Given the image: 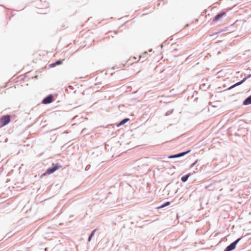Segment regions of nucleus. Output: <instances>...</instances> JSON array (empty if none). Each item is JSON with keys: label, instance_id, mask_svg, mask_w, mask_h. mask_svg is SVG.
Returning <instances> with one entry per match:
<instances>
[{"label": "nucleus", "instance_id": "f257e3e1", "mask_svg": "<svg viewBox=\"0 0 251 251\" xmlns=\"http://www.w3.org/2000/svg\"><path fill=\"white\" fill-rule=\"evenodd\" d=\"M11 121V116L9 114L2 115L0 118V128H1L7 124Z\"/></svg>", "mask_w": 251, "mask_h": 251}, {"label": "nucleus", "instance_id": "f03ea898", "mask_svg": "<svg viewBox=\"0 0 251 251\" xmlns=\"http://www.w3.org/2000/svg\"><path fill=\"white\" fill-rule=\"evenodd\" d=\"M62 165L58 162L52 164L51 167L46 170V173H48V175H51L59 169L62 168Z\"/></svg>", "mask_w": 251, "mask_h": 251}, {"label": "nucleus", "instance_id": "7ed1b4c3", "mask_svg": "<svg viewBox=\"0 0 251 251\" xmlns=\"http://www.w3.org/2000/svg\"><path fill=\"white\" fill-rule=\"evenodd\" d=\"M243 238V237L239 238L235 240L234 242L228 245L224 250V251H232L236 248V245Z\"/></svg>", "mask_w": 251, "mask_h": 251}, {"label": "nucleus", "instance_id": "20e7f679", "mask_svg": "<svg viewBox=\"0 0 251 251\" xmlns=\"http://www.w3.org/2000/svg\"><path fill=\"white\" fill-rule=\"evenodd\" d=\"M191 151V149H188L186 150V151H182L180 152H179L178 153H176L175 154H172L168 156V159H172V158H178L181 157L182 156H184V155L188 154L190 153Z\"/></svg>", "mask_w": 251, "mask_h": 251}, {"label": "nucleus", "instance_id": "39448f33", "mask_svg": "<svg viewBox=\"0 0 251 251\" xmlns=\"http://www.w3.org/2000/svg\"><path fill=\"white\" fill-rule=\"evenodd\" d=\"M53 95L49 94L45 97L42 100L41 103L44 104H50L53 101Z\"/></svg>", "mask_w": 251, "mask_h": 251}, {"label": "nucleus", "instance_id": "423d86ee", "mask_svg": "<svg viewBox=\"0 0 251 251\" xmlns=\"http://www.w3.org/2000/svg\"><path fill=\"white\" fill-rule=\"evenodd\" d=\"M226 12H222L221 13H217L213 19V22H216L219 21L220 19L222 18L224 16L226 15Z\"/></svg>", "mask_w": 251, "mask_h": 251}, {"label": "nucleus", "instance_id": "0eeeda50", "mask_svg": "<svg viewBox=\"0 0 251 251\" xmlns=\"http://www.w3.org/2000/svg\"><path fill=\"white\" fill-rule=\"evenodd\" d=\"M194 173H195V172H193V173H188L184 176H183L181 177V180L182 182H186L188 178L191 176H192Z\"/></svg>", "mask_w": 251, "mask_h": 251}, {"label": "nucleus", "instance_id": "6e6552de", "mask_svg": "<svg viewBox=\"0 0 251 251\" xmlns=\"http://www.w3.org/2000/svg\"><path fill=\"white\" fill-rule=\"evenodd\" d=\"M129 118H126L120 121L119 123H117L115 125L117 127H119L120 126L124 125L126 123L129 121Z\"/></svg>", "mask_w": 251, "mask_h": 251}, {"label": "nucleus", "instance_id": "1a4fd4ad", "mask_svg": "<svg viewBox=\"0 0 251 251\" xmlns=\"http://www.w3.org/2000/svg\"><path fill=\"white\" fill-rule=\"evenodd\" d=\"M63 63V60H57L56 61L50 64L49 65L50 68H53L57 65H61Z\"/></svg>", "mask_w": 251, "mask_h": 251}, {"label": "nucleus", "instance_id": "9d476101", "mask_svg": "<svg viewBox=\"0 0 251 251\" xmlns=\"http://www.w3.org/2000/svg\"><path fill=\"white\" fill-rule=\"evenodd\" d=\"M98 230V228H95V229H93L89 234L88 238V242H90L92 241V239L93 237L95 236V234L96 232V231Z\"/></svg>", "mask_w": 251, "mask_h": 251}, {"label": "nucleus", "instance_id": "9b49d317", "mask_svg": "<svg viewBox=\"0 0 251 251\" xmlns=\"http://www.w3.org/2000/svg\"><path fill=\"white\" fill-rule=\"evenodd\" d=\"M251 104V95L246 98L243 102V105H249Z\"/></svg>", "mask_w": 251, "mask_h": 251}, {"label": "nucleus", "instance_id": "f8f14e48", "mask_svg": "<svg viewBox=\"0 0 251 251\" xmlns=\"http://www.w3.org/2000/svg\"><path fill=\"white\" fill-rule=\"evenodd\" d=\"M210 87V85H208L207 86L206 84L205 83H201L200 86V89L203 91H206L207 89L209 88Z\"/></svg>", "mask_w": 251, "mask_h": 251}, {"label": "nucleus", "instance_id": "ddd939ff", "mask_svg": "<svg viewBox=\"0 0 251 251\" xmlns=\"http://www.w3.org/2000/svg\"><path fill=\"white\" fill-rule=\"evenodd\" d=\"M242 83L241 82V81H239V82H236V83L233 84L232 85H231V86L228 87L227 88H226V89H225V90H231L232 89L238 86H239L240 85H241Z\"/></svg>", "mask_w": 251, "mask_h": 251}, {"label": "nucleus", "instance_id": "4468645a", "mask_svg": "<svg viewBox=\"0 0 251 251\" xmlns=\"http://www.w3.org/2000/svg\"><path fill=\"white\" fill-rule=\"evenodd\" d=\"M170 204H171L170 201H166V202H164L163 203L161 204L159 206H158L157 207V208L158 209H161V208H164L167 206H169Z\"/></svg>", "mask_w": 251, "mask_h": 251}, {"label": "nucleus", "instance_id": "2eb2a0df", "mask_svg": "<svg viewBox=\"0 0 251 251\" xmlns=\"http://www.w3.org/2000/svg\"><path fill=\"white\" fill-rule=\"evenodd\" d=\"M250 77H251V74L248 75L246 77L240 80L241 83L243 84L247 79L250 78Z\"/></svg>", "mask_w": 251, "mask_h": 251}, {"label": "nucleus", "instance_id": "dca6fc26", "mask_svg": "<svg viewBox=\"0 0 251 251\" xmlns=\"http://www.w3.org/2000/svg\"><path fill=\"white\" fill-rule=\"evenodd\" d=\"M224 30H224V29H219V31H217V32H213L212 34H211L210 35V36H214V35H217V34H218V33H221L222 31H224Z\"/></svg>", "mask_w": 251, "mask_h": 251}, {"label": "nucleus", "instance_id": "f3484780", "mask_svg": "<svg viewBox=\"0 0 251 251\" xmlns=\"http://www.w3.org/2000/svg\"><path fill=\"white\" fill-rule=\"evenodd\" d=\"M170 43L169 42H168V40H166L165 41H164L160 45V48H162L163 46L166 45V44H169Z\"/></svg>", "mask_w": 251, "mask_h": 251}, {"label": "nucleus", "instance_id": "a211bd4d", "mask_svg": "<svg viewBox=\"0 0 251 251\" xmlns=\"http://www.w3.org/2000/svg\"><path fill=\"white\" fill-rule=\"evenodd\" d=\"M147 54H148V52H144V53H142V54H141V55H140L139 56L140 59H141L142 58H145V57H146Z\"/></svg>", "mask_w": 251, "mask_h": 251}, {"label": "nucleus", "instance_id": "6ab92c4d", "mask_svg": "<svg viewBox=\"0 0 251 251\" xmlns=\"http://www.w3.org/2000/svg\"><path fill=\"white\" fill-rule=\"evenodd\" d=\"M173 111H174V109H171L170 110H168V111H167L165 113V115L166 116H169V115H171L173 112Z\"/></svg>", "mask_w": 251, "mask_h": 251}, {"label": "nucleus", "instance_id": "aec40b11", "mask_svg": "<svg viewBox=\"0 0 251 251\" xmlns=\"http://www.w3.org/2000/svg\"><path fill=\"white\" fill-rule=\"evenodd\" d=\"M198 162V159H197L196 160H195V162H194L193 163H192L190 165V168L193 167L194 166H195L196 165V164Z\"/></svg>", "mask_w": 251, "mask_h": 251}, {"label": "nucleus", "instance_id": "412c9836", "mask_svg": "<svg viewBox=\"0 0 251 251\" xmlns=\"http://www.w3.org/2000/svg\"><path fill=\"white\" fill-rule=\"evenodd\" d=\"M114 125H113V124H109V125H107L106 127H109L110 126L114 127Z\"/></svg>", "mask_w": 251, "mask_h": 251}, {"label": "nucleus", "instance_id": "4be33fe9", "mask_svg": "<svg viewBox=\"0 0 251 251\" xmlns=\"http://www.w3.org/2000/svg\"><path fill=\"white\" fill-rule=\"evenodd\" d=\"M47 174H48V173H46V172H45L44 173H43V174H42L41 175L40 177L42 178L43 176H45Z\"/></svg>", "mask_w": 251, "mask_h": 251}, {"label": "nucleus", "instance_id": "5701e85b", "mask_svg": "<svg viewBox=\"0 0 251 251\" xmlns=\"http://www.w3.org/2000/svg\"><path fill=\"white\" fill-rule=\"evenodd\" d=\"M13 79V77H12V78H11V79L10 80L9 82H12V81H15V80H14V79Z\"/></svg>", "mask_w": 251, "mask_h": 251}, {"label": "nucleus", "instance_id": "b1692460", "mask_svg": "<svg viewBox=\"0 0 251 251\" xmlns=\"http://www.w3.org/2000/svg\"><path fill=\"white\" fill-rule=\"evenodd\" d=\"M8 86V82L6 83L5 85L4 86V87H7Z\"/></svg>", "mask_w": 251, "mask_h": 251}, {"label": "nucleus", "instance_id": "393cba45", "mask_svg": "<svg viewBox=\"0 0 251 251\" xmlns=\"http://www.w3.org/2000/svg\"><path fill=\"white\" fill-rule=\"evenodd\" d=\"M63 134H67V133H68V131H65L63 132Z\"/></svg>", "mask_w": 251, "mask_h": 251}, {"label": "nucleus", "instance_id": "a878e982", "mask_svg": "<svg viewBox=\"0 0 251 251\" xmlns=\"http://www.w3.org/2000/svg\"><path fill=\"white\" fill-rule=\"evenodd\" d=\"M206 12H207V10H206V9H205V10H204L203 13H206Z\"/></svg>", "mask_w": 251, "mask_h": 251}, {"label": "nucleus", "instance_id": "bb28decb", "mask_svg": "<svg viewBox=\"0 0 251 251\" xmlns=\"http://www.w3.org/2000/svg\"><path fill=\"white\" fill-rule=\"evenodd\" d=\"M151 51H152V49H150V50H149V52H151Z\"/></svg>", "mask_w": 251, "mask_h": 251}, {"label": "nucleus", "instance_id": "cd10ccee", "mask_svg": "<svg viewBox=\"0 0 251 251\" xmlns=\"http://www.w3.org/2000/svg\"><path fill=\"white\" fill-rule=\"evenodd\" d=\"M223 87H224V88H226V85H224L223 86Z\"/></svg>", "mask_w": 251, "mask_h": 251}]
</instances>
